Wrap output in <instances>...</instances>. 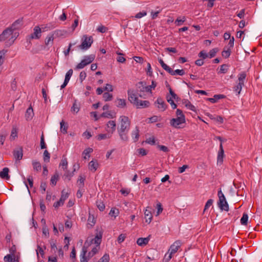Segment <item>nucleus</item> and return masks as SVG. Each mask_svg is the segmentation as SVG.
I'll return each instance as SVG.
<instances>
[{
    "label": "nucleus",
    "mask_w": 262,
    "mask_h": 262,
    "mask_svg": "<svg viewBox=\"0 0 262 262\" xmlns=\"http://www.w3.org/2000/svg\"><path fill=\"white\" fill-rule=\"evenodd\" d=\"M40 148L41 149H44L46 148L43 133L42 134L41 136L40 137Z\"/></svg>",
    "instance_id": "nucleus-54"
},
{
    "label": "nucleus",
    "mask_w": 262,
    "mask_h": 262,
    "mask_svg": "<svg viewBox=\"0 0 262 262\" xmlns=\"http://www.w3.org/2000/svg\"><path fill=\"white\" fill-rule=\"evenodd\" d=\"M23 151L21 147H19L14 150L13 156L16 160L19 161L22 159L23 156Z\"/></svg>",
    "instance_id": "nucleus-13"
},
{
    "label": "nucleus",
    "mask_w": 262,
    "mask_h": 262,
    "mask_svg": "<svg viewBox=\"0 0 262 262\" xmlns=\"http://www.w3.org/2000/svg\"><path fill=\"white\" fill-rule=\"evenodd\" d=\"M32 164L34 170L36 171V172H39L41 170V165L39 162L36 160H33L32 161Z\"/></svg>",
    "instance_id": "nucleus-24"
},
{
    "label": "nucleus",
    "mask_w": 262,
    "mask_h": 262,
    "mask_svg": "<svg viewBox=\"0 0 262 262\" xmlns=\"http://www.w3.org/2000/svg\"><path fill=\"white\" fill-rule=\"evenodd\" d=\"M181 246V242L180 241H176L170 247L167 253L165 255V260L166 261L168 262L172 258V254L176 253L179 248Z\"/></svg>",
    "instance_id": "nucleus-3"
},
{
    "label": "nucleus",
    "mask_w": 262,
    "mask_h": 262,
    "mask_svg": "<svg viewBox=\"0 0 262 262\" xmlns=\"http://www.w3.org/2000/svg\"><path fill=\"white\" fill-rule=\"evenodd\" d=\"M128 100L133 104H136L138 101V97L136 95L130 93V91H128Z\"/></svg>",
    "instance_id": "nucleus-18"
},
{
    "label": "nucleus",
    "mask_w": 262,
    "mask_h": 262,
    "mask_svg": "<svg viewBox=\"0 0 262 262\" xmlns=\"http://www.w3.org/2000/svg\"><path fill=\"white\" fill-rule=\"evenodd\" d=\"M111 136L112 135L107 133V134H99L97 136L96 138L98 140L100 141L102 140L110 138Z\"/></svg>",
    "instance_id": "nucleus-29"
},
{
    "label": "nucleus",
    "mask_w": 262,
    "mask_h": 262,
    "mask_svg": "<svg viewBox=\"0 0 262 262\" xmlns=\"http://www.w3.org/2000/svg\"><path fill=\"white\" fill-rule=\"evenodd\" d=\"M118 55H119L120 56H118L117 58V60L118 62H121V63H123L125 61L126 59L124 57H123V56H122V55H123L121 53H118Z\"/></svg>",
    "instance_id": "nucleus-59"
},
{
    "label": "nucleus",
    "mask_w": 262,
    "mask_h": 262,
    "mask_svg": "<svg viewBox=\"0 0 262 262\" xmlns=\"http://www.w3.org/2000/svg\"><path fill=\"white\" fill-rule=\"evenodd\" d=\"M169 93L171 95V97H170L171 98H172L173 99H174L175 100H177L179 98L178 96L172 91V90L170 87L169 88Z\"/></svg>",
    "instance_id": "nucleus-60"
},
{
    "label": "nucleus",
    "mask_w": 262,
    "mask_h": 262,
    "mask_svg": "<svg viewBox=\"0 0 262 262\" xmlns=\"http://www.w3.org/2000/svg\"><path fill=\"white\" fill-rule=\"evenodd\" d=\"M79 108L78 106V105L76 103H74L73 104V106L71 108V111L77 113L79 111Z\"/></svg>",
    "instance_id": "nucleus-63"
},
{
    "label": "nucleus",
    "mask_w": 262,
    "mask_h": 262,
    "mask_svg": "<svg viewBox=\"0 0 262 262\" xmlns=\"http://www.w3.org/2000/svg\"><path fill=\"white\" fill-rule=\"evenodd\" d=\"M99 247L96 246L95 247L93 248L91 251L89 252L88 255V257L89 258L93 257L94 255H95L99 250Z\"/></svg>",
    "instance_id": "nucleus-31"
},
{
    "label": "nucleus",
    "mask_w": 262,
    "mask_h": 262,
    "mask_svg": "<svg viewBox=\"0 0 262 262\" xmlns=\"http://www.w3.org/2000/svg\"><path fill=\"white\" fill-rule=\"evenodd\" d=\"M17 137V129L16 127H13L12 129L10 139L14 140Z\"/></svg>",
    "instance_id": "nucleus-30"
},
{
    "label": "nucleus",
    "mask_w": 262,
    "mask_h": 262,
    "mask_svg": "<svg viewBox=\"0 0 262 262\" xmlns=\"http://www.w3.org/2000/svg\"><path fill=\"white\" fill-rule=\"evenodd\" d=\"M219 201L218 202L219 207L222 210L228 211L229 210V206L226 200L225 197L222 192L221 190L218 191L217 193Z\"/></svg>",
    "instance_id": "nucleus-5"
},
{
    "label": "nucleus",
    "mask_w": 262,
    "mask_h": 262,
    "mask_svg": "<svg viewBox=\"0 0 262 262\" xmlns=\"http://www.w3.org/2000/svg\"><path fill=\"white\" fill-rule=\"evenodd\" d=\"M227 66L226 64H223L221 66L220 72L221 73H226L227 71Z\"/></svg>",
    "instance_id": "nucleus-64"
},
{
    "label": "nucleus",
    "mask_w": 262,
    "mask_h": 262,
    "mask_svg": "<svg viewBox=\"0 0 262 262\" xmlns=\"http://www.w3.org/2000/svg\"><path fill=\"white\" fill-rule=\"evenodd\" d=\"M66 31L62 30H57L54 31V35H55L57 37H61L65 34Z\"/></svg>",
    "instance_id": "nucleus-43"
},
{
    "label": "nucleus",
    "mask_w": 262,
    "mask_h": 262,
    "mask_svg": "<svg viewBox=\"0 0 262 262\" xmlns=\"http://www.w3.org/2000/svg\"><path fill=\"white\" fill-rule=\"evenodd\" d=\"M224 157V151L222 143H220V149L217 154V164H222L223 162V158Z\"/></svg>",
    "instance_id": "nucleus-14"
},
{
    "label": "nucleus",
    "mask_w": 262,
    "mask_h": 262,
    "mask_svg": "<svg viewBox=\"0 0 262 262\" xmlns=\"http://www.w3.org/2000/svg\"><path fill=\"white\" fill-rule=\"evenodd\" d=\"M93 151V149L91 148H88L85 149L82 155L83 156V158L86 159L87 158V157L89 158L90 157V154Z\"/></svg>",
    "instance_id": "nucleus-34"
},
{
    "label": "nucleus",
    "mask_w": 262,
    "mask_h": 262,
    "mask_svg": "<svg viewBox=\"0 0 262 262\" xmlns=\"http://www.w3.org/2000/svg\"><path fill=\"white\" fill-rule=\"evenodd\" d=\"M69 193L68 192L66 191L65 190H63L61 192V195L60 200L54 203L53 206L57 208L60 206H61L63 205L64 201L68 198Z\"/></svg>",
    "instance_id": "nucleus-8"
},
{
    "label": "nucleus",
    "mask_w": 262,
    "mask_h": 262,
    "mask_svg": "<svg viewBox=\"0 0 262 262\" xmlns=\"http://www.w3.org/2000/svg\"><path fill=\"white\" fill-rule=\"evenodd\" d=\"M157 214L156 215H159L163 211V208L162 206V205L160 203H158L157 204Z\"/></svg>",
    "instance_id": "nucleus-53"
},
{
    "label": "nucleus",
    "mask_w": 262,
    "mask_h": 262,
    "mask_svg": "<svg viewBox=\"0 0 262 262\" xmlns=\"http://www.w3.org/2000/svg\"><path fill=\"white\" fill-rule=\"evenodd\" d=\"M146 142L148 144L154 145L156 142L155 139L154 137H149L146 139Z\"/></svg>",
    "instance_id": "nucleus-58"
},
{
    "label": "nucleus",
    "mask_w": 262,
    "mask_h": 262,
    "mask_svg": "<svg viewBox=\"0 0 262 262\" xmlns=\"http://www.w3.org/2000/svg\"><path fill=\"white\" fill-rule=\"evenodd\" d=\"M96 205L98 207V208L99 209L100 211H102L105 209V205L103 204V202H102L100 201H97L96 202Z\"/></svg>",
    "instance_id": "nucleus-44"
},
{
    "label": "nucleus",
    "mask_w": 262,
    "mask_h": 262,
    "mask_svg": "<svg viewBox=\"0 0 262 262\" xmlns=\"http://www.w3.org/2000/svg\"><path fill=\"white\" fill-rule=\"evenodd\" d=\"M246 77V74L245 72H242L238 75V81L237 84L234 87V91L239 94L242 89L243 86L244 85V81Z\"/></svg>",
    "instance_id": "nucleus-7"
},
{
    "label": "nucleus",
    "mask_w": 262,
    "mask_h": 262,
    "mask_svg": "<svg viewBox=\"0 0 262 262\" xmlns=\"http://www.w3.org/2000/svg\"><path fill=\"white\" fill-rule=\"evenodd\" d=\"M85 180V178L82 177L81 176H79V179L77 181V183L79 188L83 187L84 185V182Z\"/></svg>",
    "instance_id": "nucleus-45"
},
{
    "label": "nucleus",
    "mask_w": 262,
    "mask_h": 262,
    "mask_svg": "<svg viewBox=\"0 0 262 262\" xmlns=\"http://www.w3.org/2000/svg\"><path fill=\"white\" fill-rule=\"evenodd\" d=\"M72 74H73V70L70 69L66 73L64 80L69 82Z\"/></svg>",
    "instance_id": "nucleus-48"
},
{
    "label": "nucleus",
    "mask_w": 262,
    "mask_h": 262,
    "mask_svg": "<svg viewBox=\"0 0 262 262\" xmlns=\"http://www.w3.org/2000/svg\"><path fill=\"white\" fill-rule=\"evenodd\" d=\"M93 42V39L91 36L84 35L81 38V43L78 47L82 50H86L91 47Z\"/></svg>",
    "instance_id": "nucleus-4"
},
{
    "label": "nucleus",
    "mask_w": 262,
    "mask_h": 262,
    "mask_svg": "<svg viewBox=\"0 0 262 262\" xmlns=\"http://www.w3.org/2000/svg\"><path fill=\"white\" fill-rule=\"evenodd\" d=\"M219 51V49L217 48H214V49H212V50H211L208 53L209 58H211L214 57L215 56L216 53L218 52Z\"/></svg>",
    "instance_id": "nucleus-39"
},
{
    "label": "nucleus",
    "mask_w": 262,
    "mask_h": 262,
    "mask_svg": "<svg viewBox=\"0 0 262 262\" xmlns=\"http://www.w3.org/2000/svg\"><path fill=\"white\" fill-rule=\"evenodd\" d=\"M6 52L7 51L5 50L0 51V66H2L4 62V59Z\"/></svg>",
    "instance_id": "nucleus-36"
},
{
    "label": "nucleus",
    "mask_w": 262,
    "mask_h": 262,
    "mask_svg": "<svg viewBox=\"0 0 262 262\" xmlns=\"http://www.w3.org/2000/svg\"><path fill=\"white\" fill-rule=\"evenodd\" d=\"M149 241L148 237L146 238H139L137 241V244L140 246H143L147 245Z\"/></svg>",
    "instance_id": "nucleus-22"
},
{
    "label": "nucleus",
    "mask_w": 262,
    "mask_h": 262,
    "mask_svg": "<svg viewBox=\"0 0 262 262\" xmlns=\"http://www.w3.org/2000/svg\"><path fill=\"white\" fill-rule=\"evenodd\" d=\"M18 36V32L12 28H8L4 30L0 35V41L4 42L6 46H9L13 43Z\"/></svg>",
    "instance_id": "nucleus-2"
},
{
    "label": "nucleus",
    "mask_w": 262,
    "mask_h": 262,
    "mask_svg": "<svg viewBox=\"0 0 262 262\" xmlns=\"http://www.w3.org/2000/svg\"><path fill=\"white\" fill-rule=\"evenodd\" d=\"M185 122V119L177 117L170 121V125L175 128H180V125Z\"/></svg>",
    "instance_id": "nucleus-9"
},
{
    "label": "nucleus",
    "mask_w": 262,
    "mask_h": 262,
    "mask_svg": "<svg viewBox=\"0 0 262 262\" xmlns=\"http://www.w3.org/2000/svg\"><path fill=\"white\" fill-rule=\"evenodd\" d=\"M147 15V12L145 11H143L142 12H140L139 13H138L136 15H135V17L136 18H142V17L145 16Z\"/></svg>",
    "instance_id": "nucleus-55"
},
{
    "label": "nucleus",
    "mask_w": 262,
    "mask_h": 262,
    "mask_svg": "<svg viewBox=\"0 0 262 262\" xmlns=\"http://www.w3.org/2000/svg\"><path fill=\"white\" fill-rule=\"evenodd\" d=\"M34 116L33 110L32 107H29L26 111L25 117L27 120H30Z\"/></svg>",
    "instance_id": "nucleus-25"
},
{
    "label": "nucleus",
    "mask_w": 262,
    "mask_h": 262,
    "mask_svg": "<svg viewBox=\"0 0 262 262\" xmlns=\"http://www.w3.org/2000/svg\"><path fill=\"white\" fill-rule=\"evenodd\" d=\"M130 124L131 122L128 117L124 115L120 116L118 133L120 139L124 142L128 141V132L130 129Z\"/></svg>",
    "instance_id": "nucleus-1"
},
{
    "label": "nucleus",
    "mask_w": 262,
    "mask_h": 262,
    "mask_svg": "<svg viewBox=\"0 0 262 262\" xmlns=\"http://www.w3.org/2000/svg\"><path fill=\"white\" fill-rule=\"evenodd\" d=\"M101 234H97L94 238L91 239L90 241H89L88 239H87L86 241H88V242L90 243V245H91L92 243H94L97 245L96 246L99 247V245L100 244L101 242Z\"/></svg>",
    "instance_id": "nucleus-17"
},
{
    "label": "nucleus",
    "mask_w": 262,
    "mask_h": 262,
    "mask_svg": "<svg viewBox=\"0 0 262 262\" xmlns=\"http://www.w3.org/2000/svg\"><path fill=\"white\" fill-rule=\"evenodd\" d=\"M185 21V17H183L182 18H178L175 21V24H177V26H181Z\"/></svg>",
    "instance_id": "nucleus-52"
},
{
    "label": "nucleus",
    "mask_w": 262,
    "mask_h": 262,
    "mask_svg": "<svg viewBox=\"0 0 262 262\" xmlns=\"http://www.w3.org/2000/svg\"><path fill=\"white\" fill-rule=\"evenodd\" d=\"M54 39V34H52V33L49 34V35H48V36H47V37L45 39V45L46 46L52 45L53 44Z\"/></svg>",
    "instance_id": "nucleus-23"
},
{
    "label": "nucleus",
    "mask_w": 262,
    "mask_h": 262,
    "mask_svg": "<svg viewBox=\"0 0 262 262\" xmlns=\"http://www.w3.org/2000/svg\"><path fill=\"white\" fill-rule=\"evenodd\" d=\"M86 76V74L84 71H82L80 72L79 75V79L81 82H82L83 80L85 79Z\"/></svg>",
    "instance_id": "nucleus-62"
},
{
    "label": "nucleus",
    "mask_w": 262,
    "mask_h": 262,
    "mask_svg": "<svg viewBox=\"0 0 262 262\" xmlns=\"http://www.w3.org/2000/svg\"><path fill=\"white\" fill-rule=\"evenodd\" d=\"M60 166H62L63 170H66L67 169L68 161L67 159L66 158H62L60 163Z\"/></svg>",
    "instance_id": "nucleus-40"
},
{
    "label": "nucleus",
    "mask_w": 262,
    "mask_h": 262,
    "mask_svg": "<svg viewBox=\"0 0 262 262\" xmlns=\"http://www.w3.org/2000/svg\"><path fill=\"white\" fill-rule=\"evenodd\" d=\"M248 215L247 213H244L241 219V223L243 225H246L248 223Z\"/></svg>",
    "instance_id": "nucleus-35"
},
{
    "label": "nucleus",
    "mask_w": 262,
    "mask_h": 262,
    "mask_svg": "<svg viewBox=\"0 0 262 262\" xmlns=\"http://www.w3.org/2000/svg\"><path fill=\"white\" fill-rule=\"evenodd\" d=\"M66 173H64V177L67 178L69 180H70L72 177L74 175V172L75 171V168H74V170L73 172H71L69 171L66 170Z\"/></svg>",
    "instance_id": "nucleus-47"
},
{
    "label": "nucleus",
    "mask_w": 262,
    "mask_h": 262,
    "mask_svg": "<svg viewBox=\"0 0 262 262\" xmlns=\"http://www.w3.org/2000/svg\"><path fill=\"white\" fill-rule=\"evenodd\" d=\"M60 130H61V132L62 133H63V134H66L67 133L68 126L65 125V123L63 121V120H62L60 122Z\"/></svg>",
    "instance_id": "nucleus-37"
},
{
    "label": "nucleus",
    "mask_w": 262,
    "mask_h": 262,
    "mask_svg": "<svg viewBox=\"0 0 262 262\" xmlns=\"http://www.w3.org/2000/svg\"><path fill=\"white\" fill-rule=\"evenodd\" d=\"M132 137L135 142L139 140V129L138 126H136L135 128L132 131Z\"/></svg>",
    "instance_id": "nucleus-19"
},
{
    "label": "nucleus",
    "mask_w": 262,
    "mask_h": 262,
    "mask_svg": "<svg viewBox=\"0 0 262 262\" xmlns=\"http://www.w3.org/2000/svg\"><path fill=\"white\" fill-rule=\"evenodd\" d=\"M116 102L117 107L119 108H124L126 106V100L124 99L117 98Z\"/></svg>",
    "instance_id": "nucleus-26"
},
{
    "label": "nucleus",
    "mask_w": 262,
    "mask_h": 262,
    "mask_svg": "<svg viewBox=\"0 0 262 262\" xmlns=\"http://www.w3.org/2000/svg\"><path fill=\"white\" fill-rule=\"evenodd\" d=\"M176 115L177 117L185 119V116L182 111L180 109H177L176 111Z\"/></svg>",
    "instance_id": "nucleus-56"
},
{
    "label": "nucleus",
    "mask_w": 262,
    "mask_h": 262,
    "mask_svg": "<svg viewBox=\"0 0 262 262\" xmlns=\"http://www.w3.org/2000/svg\"><path fill=\"white\" fill-rule=\"evenodd\" d=\"M183 103L185 105L186 107L189 108V110L195 112V107L194 105H193L188 100H185L184 101Z\"/></svg>",
    "instance_id": "nucleus-32"
},
{
    "label": "nucleus",
    "mask_w": 262,
    "mask_h": 262,
    "mask_svg": "<svg viewBox=\"0 0 262 262\" xmlns=\"http://www.w3.org/2000/svg\"><path fill=\"white\" fill-rule=\"evenodd\" d=\"M174 74L172 75H179L180 76H182L185 74L184 71L183 70H176L173 71Z\"/></svg>",
    "instance_id": "nucleus-57"
},
{
    "label": "nucleus",
    "mask_w": 262,
    "mask_h": 262,
    "mask_svg": "<svg viewBox=\"0 0 262 262\" xmlns=\"http://www.w3.org/2000/svg\"><path fill=\"white\" fill-rule=\"evenodd\" d=\"M116 125L115 121H109L106 124L107 127L106 128V130L108 133L112 135L116 130Z\"/></svg>",
    "instance_id": "nucleus-12"
},
{
    "label": "nucleus",
    "mask_w": 262,
    "mask_h": 262,
    "mask_svg": "<svg viewBox=\"0 0 262 262\" xmlns=\"http://www.w3.org/2000/svg\"><path fill=\"white\" fill-rule=\"evenodd\" d=\"M126 238V235L124 234H121L118 237L117 241L119 243H121L123 242L125 238Z\"/></svg>",
    "instance_id": "nucleus-61"
},
{
    "label": "nucleus",
    "mask_w": 262,
    "mask_h": 262,
    "mask_svg": "<svg viewBox=\"0 0 262 262\" xmlns=\"http://www.w3.org/2000/svg\"><path fill=\"white\" fill-rule=\"evenodd\" d=\"M199 56L202 58V59H205L207 57H209L208 54L204 50H203L199 53Z\"/></svg>",
    "instance_id": "nucleus-51"
},
{
    "label": "nucleus",
    "mask_w": 262,
    "mask_h": 262,
    "mask_svg": "<svg viewBox=\"0 0 262 262\" xmlns=\"http://www.w3.org/2000/svg\"><path fill=\"white\" fill-rule=\"evenodd\" d=\"M50 155L49 152L46 150L43 152V160L45 162H49L50 161Z\"/></svg>",
    "instance_id": "nucleus-49"
},
{
    "label": "nucleus",
    "mask_w": 262,
    "mask_h": 262,
    "mask_svg": "<svg viewBox=\"0 0 262 262\" xmlns=\"http://www.w3.org/2000/svg\"><path fill=\"white\" fill-rule=\"evenodd\" d=\"M116 116V114L110 111L103 112L100 116L101 117L107 118H114Z\"/></svg>",
    "instance_id": "nucleus-28"
},
{
    "label": "nucleus",
    "mask_w": 262,
    "mask_h": 262,
    "mask_svg": "<svg viewBox=\"0 0 262 262\" xmlns=\"http://www.w3.org/2000/svg\"><path fill=\"white\" fill-rule=\"evenodd\" d=\"M58 178H59V176L58 174V173H55L52 177H51V183L53 185H55L56 184V183H57V181L58 179Z\"/></svg>",
    "instance_id": "nucleus-42"
},
{
    "label": "nucleus",
    "mask_w": 262,
    "mask_h": 262,
    "mask_svg": "<svg viewBox=\"0 0 262 262\" xmlns=\"http://www.w3.org/2000/svg\"><path fill=\"white\" fill-rule=\"evenodd\" d=\"M231 54V50L230 48H227V49H224L223 51L222 52V55L223 57L227 58L229 57Z\"/></svg>",
    "instance_id": "nucleus-38"
},
{
    "label": "nucleus",
    "mask_w": 262,
    "mask_h": 262,
    "mask_svg": "<svg viewBox=\"0 0 262 262\" xmlns=\"http://www.w3.org/2000/svg\"><path fill=\"white\" fill-rule=\"evenodd\" d=\"M9 169L7 167H5L3 169L2 171L0 172V177L2 179H5L6 180H9L10 179V176H9Z\"/></svg>",
    "instance_id": "nucleus-20"
},
{
    "label": "nucleus",
    "mask_w": 262,
    "mask_h": 262,
    "mask_svg": "<svg viewBox=\"0 0 262 262\" xmlns=\"http://www.w3.org/2000/svg\"><path fill=\"white\" fill-rule=\"evenodd\" d=\"M88 222L89 225H90L91 227L93 226L96 223V220L94 216L89 213V216L88 220Z\"/></svg>",
    "instance_id": "nucleus-33"
},
{
    "label": "nucleus",
    "mask_w": 262,
    "mask_h": 262,
    "mask_svg": "<svg viewBox=\"0 0 262 262\" xmlns=\"http://www.w3.org/2000/svg\"><path fill=\"white\" fill-rule=\"evenodd\" d=\"M213 200L212 199H209L207 201L206 203L204 209V212L206 211L210 206H211L213 204Z\"/></svg>",
    "instance_id": "nucleus-46"
},
{
    "label": "nucleus",
    "mask_w": 262,
    "mask_h": 262,
    "mask_svg": "<svg viewBox=\"0 0 262 262\" xmlns=\"http://www.w3.org/2000/svg\"><path fill=\"white\" fill-rule=\"evenodd\" d=\"M90 246V243L88 241H86L84 243V246L82 248V251L80 254V262H88L85 254L88 251V248Z\"/></svg>",
    "instance_id": "nucleus-10"
},
{
    "label": "nucleus",
    "mask_w": 262,
    "mask_h": 262,
    "mask_svg": "<svg viewBox=\"0 0 262 262\" xmlns=\"http://www.w3.org/2000/svg\"><path fill=\"white\" fill-rule=\"evenodd\" d=\"M103 98L105 101H110L113 98V95L108 92H105L103 94Z\"/></svg>",
    "instance_id": "nucleus-41"
},
{
    "label": "nucleus",
    "mask_w": 262,
    "mask_h": 262,
    "mask_svg": "<svg viewBox=\"0 0 262 262\" xmlns=\"http://www.w3.org/2000/svg\"><path fill=\"white\" fill-rule=\"evenodd\" d=\"M150 209V207H147L144 211L145 222L148 224H149L151 222L152 219L151 211L149 210Z\"/></svg>",
    "instance_id": "nucleus-15"
},
{
    "label": "nucleus",
    "mask_w": 262,
    "mask_h": 262,
    "mask_svg": "<svg viewBox=\"0 0 262 262\" xmlns=\"http://www.w3.org/2000/svg\"><path fill=\"white\" fill-rule=\"evenodd\" d=\"M155 103H157L158 104L157 107L160 111L163 112L166 110V104H165V103L162 98H158L156 101L155 102Z\"/></svg>",
    "instance_id": "nucleus-16"
},
{
    "label": "nucleus",
    "mask_w": 262,
    "mask_h": 262,
    "mask_svg": "<svg viewBox=\"0 0 262 262\" xmlns=\"http://www.w3.org/2000/svg\"><path fill=\"white\" fill-rule=\"evenodd\" d=\"M41 36V30L39 26H35L33 29V33L31 34L30 38L39 39Z\"/></svg>",
    "instance_id": "nucleus-11"
},
{
    "label": "nucleus",
    "mask_w": 262,
    "mask_h": 262,
    "mask_svg": "<svg viewBox=\"0 0 262 262\" xmlns=\"http://www.w3.org/2000/svg\"><path fill=\"white\" fill-rule=\"evenodd\" d=\"M135 105L137 108H144L147 107L149 105V102L148 101H138Z\"/></svg>",
    "instance_id": "nucleus-21"
},
{
    "label": "nucleus",
    "mask_w": 262,
    "mask_h": 262,
    "mask_svg": "<svg viewBox=\"0 0 262 262\" xmlns=\"http://www.w3.org/2000/svg\"><path fill=\"white\" fill-rule=\"evenodd\" d=\"M119 214V211L118 209L115 208H112L109 214L112 216L116 217Z\"/></svg>",
    "instance_id": "nucleus-50"
},
{
    "label": "nucleus",
    "mask_w": 262,
    "mask_h": 262,
    "mask_svg": "<svg viewBox=\"0 0 262 262\" xmlns=\"http://www.w3.org/2000/svg\"><path fill=\"white\" fill-rule=\"evenodd\" d=\"M98 167V163L96 161H91L89 164V168L90 170L95 171Z\"/></svg>",
    "instance_id": "nucleus-27"
},
{
    "label": "nucleus",
    "mask_w": 262,
    "mask_h": 262,
    "mask_svg": "<svg viewBox=\"0 0 262 262\" xmlns=\"http://www.w3.org/2000/svg\"><path fill=\"white\" fill-rule=\"evenodd\" d=\"M95 57V55L93 54L85 56L84 59L76 66L75 69L79 70L83 69L84 67L92 62Z\"/></svg>",
    "instance_id": "nucleus-6"
}]
</instances>
